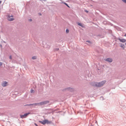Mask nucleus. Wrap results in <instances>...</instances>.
<instances>
[{"mask_svg":"<svg viewBox=\"0 0 126 126\" xmlns=\"http://www.w3.org/2000/svg\"><path fill=\"white\" fill-rule=\"evenodd\" d=\"M39 122L43 125H45L46 124H50L51 123V121H49L47 119H45L42 121H40Z\"/></svg>","mask_w":126,"mask_h":126,"instance_id":"f257e3e1","label":"nucleus"},{"mask_svg":"<svg viewBox=\"0 0 126 126\" xmlns=\"http://www.w3.org/2000/svg\"><path fill=\"white\" fill-rule=\"evenodd\" d=\"M49 101H44L41 102L39 103H35V105H45L49 103Z\"/></svg>","mask_w":126,"mask_h":126,"instance_id":"f03ea898","label":"nucleus"},{"mask_svg":"<svg viewBox=\"0 0 126 126\" xmlns=\"http://www.w3.org/2000/svg\"><path fill=\"white\" fill-rule=\"evenodd\" d=\"M105 80L99 82H97V87H101L103 86L106 82Z\"/></svg>","mask_w":126,"mask_h":126,"instance_id":"7ed1b4c3","label":"nucleus"},{"mask_svg":"<svg viewBox=\"0 0 126 126\" xmlns=\"http://www.w3.org/2000/svg\"><path fill=\"white\" fill-rule=\"evenodd\" d=\"M30 114V113L29 112L26 113L24 114L23 115H20V118L22 119L25 118H26L28 115Z\"/></svg>","mask_w":126,"mask_h":126,"instance_id":"20e7f679","label":"nucleus"},{"mask_svg":"<svg viewBox=\"0 0 126 126\" xmlns=\"http://www.w3.org/2000/svg\"><path fill=\"white\" fill-rule=\"evenodd\" d=\"M66 90L72 92L73 91V89L72 88L69 87L64 88L62 90V91H64Z\"/></svg>","mask_w":126,"mask_h":126,"instance_id":"39448f33","label":"nucleus"},{"mask_svg":"<svg viewBox=\"0 0 126 126\" xmlns=\"http://www.w3.org/2000/svg\"><path fill=\"white\" fill-rule=\"evenodd\" d=\"M104 60L105 61L109 63H111L113 61V60L112 58H109L105 59Z\"/></svg>","mask_w":126,"mask_h":126,"instance_id":"423d86ee","label":"nucleus"},{"mask_svg":"<svg viewBox=\"0 0 126 126\" xmlns=\"http://www.w3.org/2000/svg\"><path fill=\"white\" fill-rule=\"evenodd\" d=\"M91 85L92 86L97 87V82H93L92 83Z\"/></svg>","mask_w":126,"mask_h":126,"instance_id":"0eeeda50","label":"nucleus"},{"mask_svg":"<svg viewBox=\"0 0 126 126\" xmlns=\"http://www.w3.org/2000/svg\"><path fill=\"white\" fill-rule=\"evenodd\" d=\"M7 82L6 81H3L1 83L2 86L3 87H5L7 85Z\"/></svg>","mask_w":126,"mask_h":126,"instance_id":"6e6552de","label":"nucleus"},{"mask_svg":"<svg viewBox=\"0 0 126 126\" xmlns=\"http://www.w3.org/2000/svg\"><path fill=\"white\" fill-rule=\"evenodd\" d=\"M118 39L119 40L120 42L122 43H124L126 42V40L124 39H121L120 38H118Z\"/></svg>","mask_w":126,"mask_h":126,"instance_id":"1a4fd4ad","label":"nucleus"},{"mask_svg":"<svg viewBox=\"0 0 126 126\" xmlns=\"http://www.w3.org/2000/svg\"><path fill=\"white\" fill-rule=\"evenodd\" d=\"M7 20L9 21H12L14 20H15V19L14 18H11L10 17H8L7 16Z\"/></svg>","mask_w":126,"mask_h":126,"instance_id":"9d476101","label":"nucleus"},{"mask_svg":"<svg viewBox=\"0 0 126 126\" xmlns=\"http://www.w3.org/2000/svg\"><path fill=\"white\" fill-rule=\"evenodd\" d=\"M61 3L64 4H65L66 6H67L68 7L70 8V6L68 5V4L64 1H62V2Z\"/></svg>","mask_w":126,"mask_h":126,"instance_id":"9b49d317","label":"nucleus"},{"mask_svg":"<svg viewBox=\"0 0 126 126\" xmlns=\"http://www.w3.org/2000/svg\"><path fill=\"white\" fill-rule=\"evenodd\" d=\"M77 24L79 26H80L82 28H83L84 27L83 25L81 23L78 22L77 23Z\"/></svg>","mask_w":126,"mask_h":126,"instance_id":"f8f14e48","label":"nucleus"},{"mask_svg":"<svg viewBox=\"0 0 126 126\" xmlns=\"http://www.w3.org/2000/svg\"><path fill=\"white\" fill-rule=\"evenodd\" d=\"M35 103L32 104H27L26 105H24V106H30L32 105H35Z\"/></svg>","mask_w":126,"mask_h":126,"instance_id":"ddd939ff","label":"nucleus"},{"mask_svg":"<svg viewBox=\"0 0 126 126\" xmlns=\"http://www.w3.org/2000/svg\"><path fill=\"white\" fill-rule=\"evenodd\" d=\"M121 45L120 46V47L124 49L125 48L124 45L122 43H121Z\"/></svg>","mask_w":126,"mask_h":126,"instance_id":"4468645a","label":"nucleus"},{"mask_svg":"<svg viewBox=\"0 0 126 126\" xmlns=\"http://www.w3.org/2000/svg\"><path fill=\"white\" fill-rule=\"evenodd\" d=\"M36 58L35 56H33L32 58V59L33 60H35L36 59Z\"/></svg>","mask_w":126,"mask_h":126,"instance_id":"2eb2a0df","label":"nucleus"},{"mask_svg":"<svg viewBox=\"0 0 126 126\" xmlns=\"http://www.w3.org/2000/svg\"><path fill=\"white\" fill-rule=\"evenodd\" d=\"M69 30L68 29H66V33H67L69 32Z\"/></svg>","mask_w":126,"mask_h":126,"instance_id":"dca6fc26","label":"nucleus"},{"mask_svg":"<svg viewBox=\"0 0 126 126\" xmlns=\"http://www.w3.org/2000/svg\"><path fill=\"white\" fill-rule=\"evenodd\" d=\"M86 42H88L90 44L92 43V42L90 41L89 40H87L86 41Z\"/></svg>","mask_w":126,"mask_h":126,"instance_id":"f3484780","label":"nucleus"},{"mask_svg":"<svg viewBox=\"0 0 126 126\" xmlns=\"http://www.w3.org/2000/svg\"><path fill=\"white\" fill-rule=\"evenodd\" d=\"M31 93H33L34 92V90L32 89L31 90Z\"/></svg>","mask_w":126,"mask_h":126,"instance_id":"a211bd4d","label":"nucleus"},{"mask_svg":"<svg viewBox=\"0 0 126 126\" xmlns=\"http://www.w3.org/2000/svg\"><path fill=\"white\" fill-rule=\"evenodd\" d=\"M8 17H13V16L12 15H11V16L10 15H8L7 16Z\"/></svg>","mask_w":126,"mask_h":126,"instance_id":"6ab92c4d","label":"nucleus"},{"mask_svg":"<svg viewBox=\"0 0 126 126\" xmlns=\"http://www.w3.org/2000/svg\"><path fill=\"white\" fill-rule=\"evenodd\" d=\"M125 3H126V0H122Z\"/></svg>","mask_w":126,"mask_h":126,"instance_id":"aec40b11","label":"nucleus"},{"mask_svg":"<svg viewBox=\"0 0 126 126\" xmlns=\"http://www.w3.org/2000/svg\"><path fill=\"white\" fill-rule=\"evenodd\" d=\"M9 58L10 59H12V56L11 55H10L9 56Z\"/></svg>","mask_w":126,"mask_h":126,"instance_id":"412c9836","label":"nucleus"},{"mask_svg":"<svg viewBox=\"0 0 126 126\" xmlns=\"http://www.w3.org/2000/svg\"><path fill=\"white\" fill-rule=\"evenodd\" d=\"M29 21H30V22H31V21H32V19H29Z\"/></svg>","mask_w":126,"mask_h":126,"instance_id":"4be33fe9","label":"nucleus"},{"mask_svg":"<svg viewBox=\"0 0 126 126\" xmlns=\"http://www.w3.org/2000/svg\"><path fill=\"white\" fill-rule=\"evenodd\" d=\"M55 50L57 51H58L59 49V48H57L55 49Z\"/></svg>","mask_w":126,"mask_h":126,"instance_id":"5701e85b","label":"nucleus"},{"mask_svg":"<svg viewBox=\"0 0 126 126\" xmlns=\"http://www.w3.org/2000/svg\"><path fill=\"white\" fill-rule=\"evenodd\" d=\"M85 12H86V13H88L89 12L87 10H85Z\"/></svg>","mask_w":126,"mask_h":126,"instance_id":"b1692460","label":"nucleus"},{"mask_svg":"<svg viewBox=\"0 0 126 126\" xmlns=\"http://www.w3.org/2000/svg\"><path fill=\"white\" fill-rule=\"evenodd\" d=\"M2 64V63L1 62H0V66Z\"/></svg>","mask_w":126,"mask_h":126,"instance_id":"393cba45","label":"nucleus"},{"mask_svg":"<svg viewBox=\"0 0 126 126\" xmlns=\"http://www.w3.org/2000/svg\"><path fill=\"white\" fill-rule=\"evenodd\" d=\"M34 125H35V126H37L38 125H37V124L36 123H34Z\"/></svg>","mask_w":126,"mask_h":126,"instance_id":"a878e982","label":"nucleus"},{"mask_svg":"<svg viewBox=\"0 0 126 126\" xmlns=\"http://www.w3.org/2000/svg\"><path fill=\"white\" fill-rule=\"evenodd\" d=\"M39 15H41V14L40 13H39Z\"/></svg>","mask_w":126,"mask_h":126,"instance_id":"bb28decb","label":"nucleus"},{"mask_svg":"<svg viewBox=\"0 0 126 126\" xmlns=\"http://www.w3.org/2000/svg\"><path fill=\"white\" fill-rule=\"evenodd\" d=\"M95 123H97V122L96 121L95 122Z\"/></svg>","mask_w":126,"mask_h":126,"instance_id":"cd10ccee","label":"nucleus"},{"mask_svg":"<svg viewBox=\"0 0 126 126\" xmlns=\"http://www.w3.org/2000/svg\"><path fill=\"white\" fill-rule=\"evenodd\" d=\"M124 36L126 37V33L124 35Z\"/></svg>","mask_w":126,"mask_h":126,"instance_id":"c85d7f7f","label":"nucleus"},{"mask_svg":"<svg viewBox=\"0 0 126 126\" xmlns=\"http://www.w3.org/2000/svg\"><path fill=\"white\" fill-rule=\"evenodd\" d=\"M1 1L0 0V4H1Z\"/></svg>","mask_w":126,"mask_h":126,"instance_id":"c756f323","label":"nucleus"},{"mask_svg":"<svg viewBox=\"0 0 126 126\" xmlns=\"http://www.w3.org/2000/svg\"><path fill=\"white\" fill-rule=\"evenodd\" d=\"M125 45L126 46V42L125 43Z\"/></svg>","mask_w":126,"mask_h":126,"instance_id":"7c9ffc66","label":"nucleus"},{"mask_svg":"<svg viewBox=\"0 0 126 126\" xmlns=\"http://www.w3.org/2000/svg\"><path fill=\"white\" fill-rule=\"evenodd\" d=\"M93 126V125H91V126Z\"/></svg>","mask_w":126,"mask_h":126,"instance_id":"2f4dec72","label":"nucleus"},{"mask_svg":"<svg viewBox=\"0 0 126 126\" xmlns=\"http://www.w3.org/2000/svg\"><path fill=\"white\" fill-rule=\"evenodd\" d=\"M38 126L37 125V126Z\"/></svg>","mask_w":126,"mask_h":126,"instance_id":"473e14b6","label":"nucleus"}]
</instances>
